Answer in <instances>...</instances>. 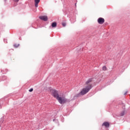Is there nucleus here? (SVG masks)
I'll return each instance as SVG.
<instances>
[{
  "instance_id": "f257e3e1",
  "label": "nucleus",
  "mask_w": 130,
  "mask_h": 130,
  "mask_svg": "<svg viewBox=\"0 0 130 130\" xmlns=\"http://www.w3.org/2000/svg\"><path fill=\"white\" fill-rule=\"evenodd\" d=\"M92 78H90L86 81L85 83V87L82 89L81 91L79 93L74 96V98H76V97H80L81 95H85V94H87V93H88V92H89V91L92 89V83H92Z\"/></svg>"
},
{
  "instance_id": "f03ea898",
  "label": "nucleus",
  "mask_w": 130,
  "mask_h": 130,
  "mask_svg": "<svg viewBox=\"0 0 130 130\" xmlns=\"http://www.w3.org/2000/svg\"><path fill=\"white\" fill-rule=\"evenodd\" d=\"M57 100H58L59 103L60 104H64V103H67V102H68V99L66 98V96H60L59 95L58 98L57 99Z\"/></svg>"
},
{
  "instance_id": "7ed1b4c3",
  "label": "nucleus",
  "mask_w": 130,
  "mask_h": 130,
  "mask_svg": "<svg viewBox=\"0 0 130 130\" xmlns=\"http://www.w3.org/2000/svg\"><path fill=\"white\" fill-rule=\"evenodd\" d=\"M50 92L52 96H53L54 98H56V99H57V98L59 96L58 91L55 89H51Z\"/></svg>"
},
{
  "instance_id": "20e7f679",
  "label": "nucleus",
  "mask_w": 130,
  "mask_h": 130,
  "mask_svg": "<svg viewBox=\"0 0 130 130\" xmlns=\"http://www.w3.org/2000/svg\"><path fill=\"white\" fill-rule=\"evenodd\" d=\"M98 22L99 24H100L101 25H102L105 22V20H104V18L100 17L98 19Z\"/></svg>"
},
{
  "instance_id": "39448f33",
  "label": "nucleus",
  "mask_w": 130,
  "mask_h": 130,
  "mask_svg": "<svg viewBox=\"0 0 130 130\" xmlns=\"http://www.w3.org/2000/svg\"><path fill=\"white\" fill-rule=\"evenodd\" d=\"M39 19L45 21H46L48 20V18L47 17V16H41L39 17Z\"/></svg>"
},
{
  "instance_id": "423d86ee",
  "label": "nucleus",
  "mask_w": 130,
  "mask_h": 130,
  "mask_svg": "<svg viewBox=\"0 0 130 130\" xmlns=\"http://www.w3.org/2000/svg\"><path fill=\"white\" fill-rule=\"evenodd\" d=\"M102 125L103 126H105V127L108 128L110 125L108 122H105L103 123Z\"/></svg>"
},
{
  "instance_id": "0eeeda50",
  "label": "nucleus",
  "mask_w": 130,
  "mask_h": 130,
  "mask_svg": "<svg viewBox=\"0 0 130 130\" xmlns=\"http://www.w3.org/2000/svg\"><path fill=\"white\" fill-rule=\"evenodd\" d=\"M39 3H40V0H35V6L36 8H38Z\"/></svg>"
},
{
  "instance_id": "6e6552de",
  "label": "nucleus",
  "mask_w": 130,
  "mask_h": 130,
  "mask_svg": "<svg viewBox=\"0 0 130 130\" xmlns=\"http://www.w3.org/2000/svg\"><path fill=\"white\" fill-rule=\"evenodd\" d=\"M52 27H53V28H55V27H56V26H57V23H56V22H53L52 23Z\"/></svg>"
},
{
  "instance_id": "1a4fd4ad",
  "label": "nucleus",
  "mask_w": 130,
  "mask_h": 130,
  "mask_svg": "<svg viewBox=\"0 0 130 130\" xmlns=\"http://www.w3.org/2000/svg\"><path fill=\"white\" fill-rule=\"evenodd\" d=\"M102 69L103 71H106L107 70V68L106 67V66H104Z\"/></svg>"
},
{
  "instance_id": "9d476101",
  "label": "nucleus",
  "mask_w": 130,
  "mask_h": 130,
  "mask_svg": "<svg viewBox=\"0 0 130 130\" xmlns=\"http://www.w3.org/2000/svg\"><path fill=\"white\" fill-rule=\"evenodd\" d=\"M62 25L63 27H66L67 24L66 23H64V22H63L62 23Z\"/></svg>"
},
{
  "instance_id": "9b49d317",
  "label": "nucleus",
  "mask_w": 130,
  "mask_h": 130,
  "mask_svg": "<svg viewBox=\"0 0 130 130\" xmlns=\"http://www.w3.org/2000/svg\"><path fill=\"white\" fill-rule=\"evenodd\" d=\"M14 47L17 48V47H19V45L14 44Z\"/></svg>"
},
{
  "instance_id": "f8f14e48",
  "label": "nucleus",
  "mask_w": 130,
  "mask_h": 130,
  "mask_svg": "<svg viewBox=\"0 0 130 130\" xmlns=\"http://www.w3.org/2000/svg\"><path fill=\"white\" fill-rule=\"evenodd\" d=\"M124 115V112H122L121 113V116H123Z\"/></svg>"
},
{
  "instance_id": "ddd939ff",
  "label": "nucleus",
  "mask_w": 130,
  "mask_h": 130,
  "mask_svg": "<svg viewBox=\"0 0 130 130\" xmlns=\"http://www.w3.org/2000/svg\"><path fill=\"white\" fill-rule=\"evenodd\" d=\"M33 91V88H31L29 90V92H32Z\"/></svg>"
},
{
  "instance_id": "4468645a",
  "label": "nucleus",
  "mask_w": 130,
  "mask_h": 130,
  "mask_svg": "<svg viewBox=\"0 0 130 130\" xmlns=\"http://www.w3.org/2000/svg\"><path fill=\"white\" fill-rule=\"evenodd\" d=\"M14 2H15L16 3H18L19 2V0H13Z\"/></svg>"
},
{
  "instance_id": "2eb2a0df",
  "label": "nucleus",
  "mask_w": 130,
  "mask_h": 130,
  "mask_svg": "<svg viewBox=\"0 0 130 130\" xmlns=\"http://www.w3.org/2000/svg\"><path fill=\"white\" fill-rule=\"evenodd\" d=\"M126 94H127V91H126V92L124 93V95H126Z\"/></svg>"
}]
</instances>
